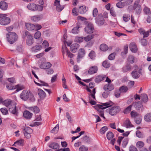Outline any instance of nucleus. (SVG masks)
<instances>
[{
    "label": "nucleus",
    "instance_id": "62",
    "mask_svg": "<svg viewBox=\"0 0 151 151\" xmlns=\"http://www.w3.org/2000/svg\"><path fill=\"white\" fill-rule=\"evenodd\" d=\"M83 139L88 143H90L91 141V139L87 136H85L83 137Z\"/></svg>",
    "mask_w": 151,
    "mask_h": 151
},
{
    "label": "nucleus",
    "instance_id": "61",
    "mask_svg": "<svg viewBox=\"0 0 151 151\" xmlns=\"http://www.w3.org/2000/svg\"><path fill=\"white\" fill-rule=\"evenodd\" d=\"M125 5V4L121 2H119L116 3V6L119 8H122Z\"/></svg>",
    "mask_w": 151,
    "mask_h": 151
},
{
    "label": "nucleus",
    "instance_id": "35",
    "mask_svg": "<svg viewBox=\"0 0 151 151\" xmlns=\"http://www.w3.org/2000/svg\"><path fill=\"white\" fill-rule=\"evenodd\" d=\"M96 22L99 25H102L104 22V20L103 19H99L98 17L96 19Z\"/></svg>",
    "mask_w": 151,
    "mask_h": 151
},
{
    "label": "nucleus",
    "instance_id": "25",
    "mask_svg": "<svg viewBox=\"0 0 151 151\" xmlns=\"http://www.w3.org/2000/svg\"><path fill=\"white\" fill-rule=\"evenodd\" d=\"M135 107L136 109L140 110L141 109L142 111H143L144 109L143 106L142 104L139 101L137 102L135 104Z\"/></svg>",
    "mask_w": 151,
    "mask_h": 151
},
{
    "label": "nucleus",
    "instance_id": "17",
    "mask_svg": "<svg viewBox=\"0 0 151 151\" xmlns=\"http://www.w3.org/2000/svg\"><path fill=\"white\" fill-rule=\"evenodd\" d=\"M127 60L129 63L133 64L137 61L136 58L132 55H129L127 58Z\"/></svg>",
    "mask_w": 151,
    "mask_h": 151
},
{
    "label": "nucleus",
    "instance_id": "33",
    "mask_svg": "<svg viewBox=\"0 0 151 151\" xmlns=\"http://www.w3.org/2000/svg\"><path fill=\"white\" fill-rule=\"evenodd\" d=\"M23 141L22 139H19L17 140L15 142L13 145L15 147L17 146H22L23 145Z\"/></svg>",
    "mask_w": 151,
    "mask_h": 151
},
{
    "label": "nucleus",
    "instance_id": "46",
    "mask_svg": "<svg viewBox=\"0 0 151 151\" xmlns=\"http://www.w3.org/2000/svg\"><path fill=\"white\" fill-rule=\"evenodd\" d=\"M89 56L91 59L94 60L95 58V53L94 51H91L89 54Z\"/></svg>",
    "mask_w": 151,
    "mask_h": 151
},
{
    "label": "nucleus",
    "instance_id": "55",
    "mask_svg": "<svg viewBox=\"0 0 151 151\" xmlns=\"http://www.w3.org/2000/svg\"><path fill=\"white\" fill-rule=\"evenodd\" d=\"M29 100L30 101L32 102L34 101L35 100V99L34 98V97L33 96V95L32 93L29 92Z\"/></svg>",
    "mask_w": 151,
    "mask_h": 151
},
{
    "label": "nucleus",
    "instance_id": "36",
    "mask_svg": "<svg viewBox=\"0 0 151 151\" xmlns=\"http://www.w3.org/2000/svg\"><path fill=\"white\" fill-rule=\"evenodd\" d=\"M124 124L127 128H129L132 127V125L131 124L129 120L127 119L124 122Z\"/></svg>",
    "mask_w": 151,
    "mask_h": 151
},
{
    "label": "nucleus",
    "instance_id": "56",
    "mask_svg": "<svg viewBox=\"0 0 151 151\" xmlns=\"http://www.w3.org/2000/svg\"><path fill=\"white\" fill-rule=\"evenodd\" d=\"M144 11L145 13L147 15H149L151 14L150 9L147 7H145L144 8Z\"/></svg>",
    "mask_w": 151,
    "mask_h": 151
},
{
    "label": "nucleus",
    "instance_id": "31",
    "mask_svg": "<svg viewBox=\"0 0 151 151\" xmlns=\"http://www.w3.org/2000/svg\"><path fill=\"white\" fill-rule=\"evenodd\" d=\"M108 48V46L105 44H102L100 46V50L104 52L107 51Z\"/></svg>",
    "mask_w": 151,
    "mask_h": 151
},
{
    "label": "nucleus",
    "instance_id": "8",
    "mask_svg": "<svg viewBox=\"0 0 151 151\" xmlns=\"http://www.w3.org/2000/svg\"><path fill=\"white\" fill-rule=\"evenodd\" d=\"M94 28L93 24L89 23L87 26L85 28V31L87 33L90 34L93 32Z\"/></svg>",
    "mask_w": 151,
    "mask_h": 151
},
{
    "label": "nucleus",
    "instance_id": "44",
    "mask_svg": "<svg viewBox=\"0 0 151 151\" xmlns=\"http://www.w3.org/2000/svg\"><path fill=\"white\" fill-rule=\"evenodd\" d=\"M119 89L121 93H125L128 90V88L126 86H122L120 87Z\"/></svg>",
    "mask_w": 151,
    "mask_h": 151
},
{
    "label": "nucleus",
    "instance_id": "18",
    "mask_svg": "<svg viewBox=\"0 0 151 151\" xmlns=\"http://www.w3.org/2000/svg\"><path fill=\"white\" fill-rule=\"evenodd\" d=\"M25 26L26 29L29 31H32L35 29V25L32 24L26 23Z\"/></svg>",
    "mask_w": 151,
    "mask_h": 151
},
{
    "label": "nucleus",
    "instance_id": "30",
    "mask_svg": "<svg viewBox=\"0 0 151 151\" xmlns=\"http://www.w3.org/2000/svg\"><path fill=\"white\" fill-rule=\"evenodd\" d=\"M96 93L95 88H93L92 91V93L88 94L89 99H93L96 100L95 94Z\"/></svg>",
    "mask_w": 151,
    "mask_h": 151
},
{
    "label": "nucleus",
    "instance_id": "39",
    "mask_svg": "<svg viewBox=\"0 0 151 151\" xmlns=\"http://www.w3.org/2000/svg\"><path fill=\"white\" fill-rule=\"evenodd\" d=\"M86 11V7L85 6H81L79 7V9L78 12L81 14H83Z\"/></svg>",
    "mask_w": 151,
    "mask_h": 151
},
{
    "label": "nucleus",
    "instance_id": "23",
    "mask_svg": "<svg viewBox=\"0 0 151 151\" xmlns=\"http://www.w3.org/2000/svg\"><path fill=\"white\" fill-rule=\"evenodd\" d=\"M141 100L142 102L146 103L148 101L147 96L146 94H142L140 96Z\"/></svg>",
    "mask_w": 151,
    "mask_h": 151
},
{
    "label": "nucleus",
    "instance_id": "48",
    "mask_svg": "<svg viewBox=\"0 0 151 151\" xmlns=\"http://www.w3.org/2000/svg\"><path fill=\"white\" fill-rule=\"evenodd\" d=\"M59 129V125L57 124L51 131V132L52 133H56Z\"/></svg>",
    "mask_w": 151,
    "mask_h": 151
},
{
    "label": "nucleus",
    "instance_id": "54",
    "mask_svg": "<svg viewBox=\"0 0 151 151\" xmlns=\"http://www.w3.org/2000/svg\"><path fill=\"white\" fill-rule=\"evenodd\" d=\"M24 132L31 134L32 132V130L30 127H27L25 128L24 129Z\"/></svg>",
    "mask_w": 151,
    "mask_h": 151
},
{
    "label": "nucleus",
    "instance_id": "60",
    "mask_svg": "<svg viewBox=\"0 0 151 151\" xmlns=\"http://www.w3.org/2000/svg\"><path fill=\"white\" fill-rule=\"evenodd\" d=\"M121 93L119 89L115 91L114 95L116 98H119L120 96Z\"/></svg>",
    "mask_w": 151,
    "mask_h": 151
},
{
    "label": "nucleus",
    "instance_id": "49",
    "mask_svg": "<svg viewBox=\"0 0 151 151\" xmlns=\"http://www.w3.org/2000/svg\"><path fill=\"white\" fill-rule=\"evenodd\" d=\"M131 115L132 117L135 118L139 116V114L134 111H132L131 112Z\"/></svg>",
    "mask_w": 151,
    "mask_h": 151
},
{
    "label": "nucleus",
    "instance_id": "20",
    "mask_svg": "<svg viewBox=\"0 0 151 151\" xmlns=\"http://www.w3.org/2000/svg\"><path fill=\"white\" fill-rule=\"evenodd\" d=\"M0 8L3 10H6L8 8V4L5 2L1 1L0 3Z\"/></svg>",
    "mask_w": 151,
    "mask_h": 151
},
{
    "label": "nucleus",
    "instance_id": "5",
    "mask_svg": "<svg viewBox=\"0 0 151 151\" xmlns=\"http://www.w3.org/2000/svg\"><path fill=\"white\" fill-rule=\"evenodd\" d=\"M120 108L119 106H115L109 108V113L111 115H116L120 111Z\"/></svg>",
    "mask_w": 151,
    "mask_h": 151
},
{
    "label": "nucleus",
    "instance_id": "47",
    "mask_svg": "<svg viewBox=\"0 0 151 151\" xmlns=\"http://www.w3.org/2000/svg\"><path fill=\"white\" fill-rule=\"evenodd\" d=\"M41 36V32L39 31H38L35 33L34 37L35 39H38Z\"/></svg>",
    "mask_w": 151,
    "mask_h": 151
},
{
    "label": "nucleus",
    "instance_id": "19",
    "mask_svg": "<svg viewBox=\"0 0 151 151\" xmlns=\"http://www.w3.org/2000/svg\"><path fill=\"white\" fill-rule=\"evenodd\" d=\"M38 94L41 99H44L46 96L45 92L41 89H38Z\"/></svg>",
    "mask_w": 151,
    "mask_h": 151
},
{
    "label": "nucleus",
    "instance_id": "14",
    "mask_svg": "<svg viewBox=\"0 0 151 151\" xmlns=\"http://www.w3.org/2000/svg\"><path fill=\"white\" fill-rule=\"evenodd\" d=\"M103 88L105 91H110L114 89V86L111 84L108 83L104 86Z\"/></svg>",
    "mask_w": 151,
    "mask_h": 151
},
{
    "label": "nucleus",
    "instance_id": "63",
    "mask_svg": "<svg viewBox=\"0 0 151 151\" xmlns=\"http://www.w3.org/2000/svg\"><path fill=\"white\" fill-rule=\"evenodd\" d=\"M49 45V44L47 41L46 40H44L42 44V47L43 48H46L47 47H48Z\"/></svg>",
    "mask_w": 151,
    "mask_h": 151
},
{
    "label": "nucleus",
    "instance_id": "27",
    "mask_svg": "<svg viewBox=\"0 0 151 151\" xmlns=\"http://www.w3.org/2000/svg\"><path fill=\"white\" fill-rule=\"evenodd\" d=\"M145 120L147 122H151V112L147 113L144 116Z\"/></svg>",
    "mask_w": 151,
    "mask_h": 151
},
{
    "label": "nucleus",
    "instance_id": "37",
    "mask_svg": "<svg viewBox=\"0 0 151 151\" xmlns=\"http://www.w3.org/2000/svg\"><path fill=\"white\" fill-rule=\"evenodd\" d=\"M80 27L78 25H77V26L75 27H74L72 29V32L73 34H77L79 32V29Z\"/></svg>",
    "mask_w": 151,
    "mask_h": 151
},
{
    "label": "nucleus",
    "instance_id": "41",
    "mask_svg": "<svg viewBox=\"0 0 151 151\" xmlns=\"http://www.w3.org/2000/svg\"><path fill=\"white\" fill-rule=\"evenodd\" d=\"M132 105H130L127 107L124 111V114L129 113L131 111Z\"/></svg>",
    "mask_w": 151,
    "mask_h": 151
},
{
    "label": "nucleus",
    "instance_id": "53",
    "mask_svg": "<svg viewBox=\"0 0 151 151\" xmlns=\"http://www.w3.org/2000/svg\"><path fill=\"white\" fill-rule=\"evenodd\" d=\"M102 65L104 68H107L110 66V64L107 61H104L103 62Z\"/></svg>",
    "mask_w": 151,
    "mask_h": 151
},
{
    "label": "nucleus",
    "instance_id": "22",
    "mask_svg": "<svg viewBox=\"0 0 151 151\" xmlns=\"http://www.w3.org/2000/svg\"><path fill=\"white\" fill-rule=\"evenodd\" d=\"M42 46L38 45L32 47L31 49V51L33 52H36L41 49Z\"/></svg>",
    "mask_w": 151,
    "mask_h": 151
},
{
    "label": "nucleus",
    "instance_id": "43",
    "mask_svg": "<svg viewBox=\"0 0 151 151\" xmlns=\"http://www.w3.org/2000/svg\"><path fill=\"white\" fill-rule=\"evenodd\" d=\"M114 136L113 133L110 132H108L106 134L107 138L109 140L112 139L114 137Z\"/></svg>",
    "mask_w": 151,
    "mask_h": 151
},
{
    "label": "nucleus",
    "instance_id": "29",
    "mask_svg": "<svg viewBox=\"0 0 151 151\" xmlns=\"http://www.w3.org/2000/svg\"><path fill=\"white\" fill-rule=\"evenodd\" d=\"M32 114L27 111H25L23 113V116L27 119H30L32 116Z\"/></svg>",
    "mask_w": 151,
    "mask_h": 151
},
{
    "label": "nucleus",
    "instance_id": "52",
    "mask_svg": "<svg viewBox=\"0 0 151 151\" xmlns=\"http://www.w3.org/2000/svg\"><path fill=\"white\" fill-rule=\"evenodd\" d=\"M108 128L106 126H104L102 127L100 130V132L102 134H104L107 130Z\"/></svg>",
    "mask_w": 151,
    "mask_h": 151
},
{
    "label": "nucleus",
    "instance_id": "50",
    "mask_svg": "<svg viewBox=\"0 0 151 151\" xmlns=\"http://www.w3.org/2000/svg\"><path fill=\"white\" fill-rule=\"evenodd\" d=\"M23 88L24 87L23 86L19 85H17L14 86V89H16V91L17 92H18Z\"/></svg>",
    "mask_w": 151,
    "mask_h": 151
},
{
    "label": "nucleus",
    "instance_id": "16",
    "mask_svg": "<svg viewBox=\"0 0 151 151\" xmlns=\"http://www.w3.org/2000/svg\"><path fill=\"white\" fill-rule=\"evenodd\" d=\"M43 17L42 14L36 15L32 16L31 17V19L32 21L35 22H37Z\"/></svg>",
    "mask_w": 151,
    "mask_h": 151
},
{
    "label": "nucleus",
    "instance_id": "12",
    "mask_svg": "<svg viewBox=\"0 0 151 151\" xmlns=\"http://www.w3.org/2000/svg\"><path fill=\"white\" fill-rule=\"evenodd\" d=\"M51 66L52 64L49 62H43L40 65V68L43 69L49 68Z\"/></svg>",
    "mask_w": 151,
    "mask_h": 151
},
{
    "label": "nucleus",
    "instance_id": "28",
    "mask_svg": "<svg viewBox=\"0 0 151 151\" xmlns=\"http://www.w3.org/2000/svg\"><path fill=\"white\" fill-rule=\"evenodd\" d=\"M64 48L65 49V50L68 56L70 58H72L74 56V55L71 53L68 50H67L65 46L64 47H62V49L63 50L62 52L63 55L65 53L64 50Z\"/></svg>",
    "mask_w": 151,
    "mask_h": 151
},
{
    "label": "nucleus",
    "instance_id": "42",
    "mask_svg": "<svg viewBox=\"0 0 151 151\" xmlns=\"http://www.w3.org/2000/svg\"><path fill=\"white\" fill-rule=\"evenodd\" d=\"M30 109L31 110L36 113H38L40 111L39 108L37 106L30 107Z\"/></svg>",
    "mask_w": 151,
    "mask_h": 151
},
{
    "label": "nucleus",
    "instance_id": "15",
    "mask_svg": "<svg viewBox=\"0 0 151 151\" xmlns=\"http://www.w3.org/2000/svg\"><path fill=\"white\" fill-rule=\"evenodd\" d=\"M129 47L131 51L134 53L136 52L137 51V47L135 43L132 42L130 44Z\"/></svg>",
    "mask_w": 151,
    "mask_h": 151
},
{
    "label": "nucleus",
    "instance_id": "2",
    "mask_svg": "<svg viewBox=\"0 0 151 151\" xmlns=\"http://www.w3.org/2000/svg\"><path fill=\"white\" fill-rule=\"evenodd\" d=\"M23 37L26 38V44L28 46H31L34 43L33 37L28 31H26L23 35Z\"/></svg>",
    "mask_w": 151,
    "mask_h": 151
},
{
    "label": "nucleus",
    "instance_id": "3",
    "mask_svg": "<svg viewBox=\"0 0 151 151\" xmlns=\"http://www.w3.org/2000/svg\"><path fill=\"white\" fill-rule=\"evenodd\" d=\"M6 14H0V24L3 25H6L10 22L9 18L6 17Z\"/></svg>",
    "mask_w": 151,
    "mask_h": 151
},
{
    "label": "nucleus",
    "instance_id": "32",
    "mask_svg": "<svg viewBox=\"0 0 151 151\" xmlns=\"http://www.w3.org/2000/svg\"><path fill=\"white\" fill-rule=\"evenodd\" d=\"M122 69L124 72H127L131 70V66L129 64H127L125 66L123 67Z\"/></svg>",
    "mask_w": 151,
    "mask_h": 151
},
{
    "label": "nucleus",
    "instance_id": "59",
    "mask_svg": "<svg viewBox=\"0 0 151 151\" xmlns=\"http://www.w3.org/2000/svg\"><path fill=\"white\" fill-rule=\"evenodd\" d=\"M1 112L3 115H6L8 113V111L6 108H1L0 109Z\"/></svg>",
    "mask_w": 151,
    "mask_h": 151
},
{
    "label": "nucleus",
    "instance_id": "34",
    "mask_svg": "<svg viewBox=\"0 0 151 151\" xmlns=\"http://www.w3.org/2000/svg\"><path fill=\"white\" fill-rule=\"evenodd\" d=\"M49 146L50 147L53 149H56L59 147V146L57 143L52 142L49 145Z\"/></svg>",
    "mask_w": 151,
    "mask_h": 151
},
{
    "label": "nucleus",
    "instance_id": "13",
    "mask_svg": "<svg viewBox=\"0 0 151 151\" xmlns=\"http://www.w3.org/2000/svg\"><path fill=\"white\" fill-rule=\"evenodd\" d=\"M98 70V67L96 66H91L89 68L88 71V73L90 75L94 74L97 72Z\"/></svg>",
    "mask_w": 151,
    "mask_h": 151
},
{
    "label": "nucleus",
    "instance_id": "10",
    "mask_svg": "<svg viewBox=\"0 0 151 151\" xmlns=\"http://www.w3.org/2000/svg\"><path fill=\"white\" fill-rule=\"evenodd\" d=\"M9 111L10 112L16 115H17L18 114L17 109L16 106L14 104L9 106Z\"/></svg>",
    "mask_w": 151,
    "mask_h": 151
},
{
    "label": "nucleus",
    "instance_id": "6",
    "mask_svg": "<svg viewBox=\"0 0 151 151\" xmlns=\"http://www.w3.org/2000/svg\"><path fill=\"white\" fill-rule=\"evenodd\" d=\"M139 0L136 1L134 5V9L135 10L136 13L138 15L140 14L142 11L141 6L139 4Z\"/></svg>",
    "mask_w": 151,
    "mask_h": 151
},
{
    "label": "nucleus",
    "instance_id": "26",
    "mask_svg": "<svg viewBox=\"0 0 151 151\" xmlns=\"http://www.w3.org/2000/svg\"><path fill=\"white\" fill-rule=\"evenodd\" d=\"M36 5L32 3L29 4L27 5L28 8L32 11H35L36 10Z\"/></svg>",
    "mask_w": 151,
    "mask_h": 151
},
{
    "label": "nucleus",
    "instance_id": "11",
    "mask_svg": "<svg viewBox=\"0 0 151 151\" xmlns=\"http://www.w3.org/2000/svg\"><path fill=\"white\" fill-rule=\"evenodd\" d=\"M141 74V69H139L138 71L135 70L133 71L131 73L132 76L134 78H138Z\"/></svg>",
    "mask_w": 151,
    "mask_h": 151
},
{
    "label": "nucleus",
    "instance_id": "38",
    "mask_svg": "<svg viewBox=\"0 0 151 151\" xmlns=\"http://www.w3.org/2000/svg\"><path fill=\"white\" fill-rule=\"evenodd\" d=\"M94 37V35L93 34L89 35L86 37H84V39L86 42H88L93 39Z\"/></svg>",
    "mask_w": 151,
    "mask_h": 151
},
{
    "label": "nucleus",
    "instance_id": "9",
    "mask_svg": "<svg viewBox=\"0 0 151 151\" xmlns=\"http://www.w3.org/2000/svg\"><path fill=\"white\" fill-rule=\"evenodd\" d=\"M85 54V51L83 48H81L78 51V55L77 58V61L79 62L81 59L84 56Z\"/></svg>",
    "mask_w": 151,
    "mask_h": 151
},
{
    "label": "nucleus",
    "instance_id": "24",
    "mask_svg": "<svg viewBox=\"0 0 151 151\" xmlns=\"http://www.w3.org/2000/svg\"><path fill=\"white\" fill-rule=\"evenodd\" d=\"M106 77V76L105 75H99L95 79V81L97 83L100 82L104 80Z\"/></svg>",
    "mask_w": 151,
    "mask_h": 151
},
{
    "label": "nucleus",
    "instance_id": "21",
    "mask_svg": "<svg viewBox=\"0 0 151 151\" xmlns=\"http://www.w3.org/2000/svg\"><path fill=\"white\" fill-rule=\"evenodd\" d=\"M79 47V45L77 43L73 44L70 46V50L73 52H76L78 48Z\"/></svg>",
    "mask_w": 151,
    "mask_h": 151
},
{
    "label": "nucleus",
    "instance_id": "58",
    "mask_svg": "<svg viewBox=\"0 0 151 151\" xmlns=\"http://www.w3.org/2000/svg\"><path fill=\"white\" fill-rule=\"evenodd\" d=\"M66 116L67 118L68 119V121L70 122L72 121V119L71 117V116L70 114L68 112H66Z\"/></svg>",
    "mask_w": 151,
    "mask_h": 151
},
{
    "label": "nucleus",
    "instance_id": "4",
    "mask_svg": "<svg viewBox=\"0 0 151 151\" xmlns=\"http://www.w3.org/2000/svg\"><path fill=\"white\" fill-rule=\"evenodd\" d=\"M114 104L111 101L105 103H101V104H98L95 106L96 109L98 108L101 109H104L111 106Z\"/></svg>",
    "mask_w": 151,
    "mask_h": 151
},
{
    "label": "nucleus",
    "instance_id": "45",
    "mask_svg": "<svg viewBox=\"0 0 151 151\" xmlns=\"http://www.w3.org/2000/svg\"><path fill=\"white\" fill-rule=\"evenodd\" d=\"M144 143L142 141H139L136 143V146L138 148L142 147L144 145Z\"/></svg>",
    "mask_w": 151,
    "mask_h": 151
},
{
    "label": "nucleus",
    "instance_id": "57",
    "mask_svg": "<svg viewBox=\"0 0 151 151\" xmlns=\"http://www.w3.org/2000/svg\"><path fill=\"white\" fill-rule=\"evenodd\" d=\"M124 20L125 22H127L130 19V16L129 15L124 14L123 17Z\"/></svg>",
    "mask_w": 151,
    "mask_h": 151
},
{
    "label": "nucleus",
    "instance_id": "1",
    "mask_svg": "<svg viewBox=\"0 0 151 151\" xmlns=\"http://www.w3.org/2000/svg\"><path fill=\"white\" fill-rule=\"evenodd\" d=\"M6 39L10 44H13L15 42L18 38V35L14 32H9L6 33Z\"/></svg>",
    "mask_w": 151,
    "mask_h": 151
},
{
    "label": "nucleus",
    "instance_id": "64",
    "mask_svg": "<svg viewBox=\"0 0 151 151\" xmlns=\"http://www.w3.org/2000/svg\"><path fill=\"white\" fill-rule=\"evenodd\" d=\"M88 148L84 145H82L79 148L80 151H87Z\"/></svg>",
    "mask_w": 151,
    "mask_h": 151
},
{
    "label": "nucleus",
    "instance_id": "7",
    "mask_svg": "<svg viewBox=\"0 0 151 151\" xmlns=\"http://www.w3.org/2000/svg\"><path fill=\"white\" fill-rule=\"evenodd\" d=\"M29 92L26 90H23L20 95V97L23 100L27 101L29 98Z\"/></svg>",
    "mask_w": 151,
    "mask_h": 151
},
{
    "label": "nucleus",
    "instance_id": "40",
    "mask_svg": "<svg viewBox=\"0 0 151 151\" xmlns=\"http://www.w3.org/2000/svg\"><path fill=\"white\" fill-rule=\"evenodd\" d=\"M12 101L10 99H7L4 100L3 102V104L6 107L9 106L11 104Z\"/></svg>",
    "mask_w": 151,
    "mask_h": 151
},
{
    "label": "nucleus",
    "instance_id": "51",
    "mask_svg": "<svg viewBox=\"0 0 151 151\" xmlns=\"http://www.w3.org/2000/svg\"><path fill=\"white\" fill-rule=\"evenodd\" d=\"M136 135L137 137L139 138H142L144 137V135L139 130L136 132Z\"/></svg>",
    "mask_w": 151,
    "mask_h": 151
}]
</instances>
